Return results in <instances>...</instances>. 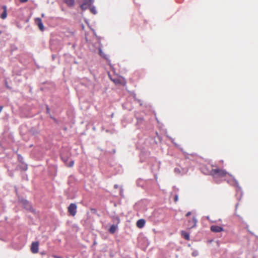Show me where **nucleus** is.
I'll return each mask as SVG.
<instances>
[{
  "mask_svg": "<svg viewBox=\"0 0 258 258\" xmlns=\"http://www.w3.org/2000/svg\"><path fill=\"white\" fill-rule=\"evenodd\" d=\"M135 117L137 120L136 125L139 129H143L145 128L147 125V122L143 116H140L139 113H136Z\"/></svg>",
  "mask_w": 258,
  "mask_h": 258,
  "instance_id": "1",
  "label": "nucleus"
},
{
  "mask_svg": "<svg viewBox=\"0 0 258 258\" xmlns=\"http://www.w3.org/2000/svg\"><path fill=\"white\" fill-rule=\"evenodd\" d=\"M19 202L22 204L23 208L26 210L31 212H34V210L33 209L31 203L26 199L22 198H19Z\"/></svg>",
  "mask_w": 258,
  "mask_h": 258,
  "instance_id": "2",
  "label": "nucleus"
},
{
  "mask_svg": "<svg viewBox=\"0 0 258 258\" xmlns=\"http://www.w3.org/2000/svg\"><path fill=\"white\" fill-rule=\"evenodd\" d=\"M227 174L225 170L220 169H213L210 171V175L214 177H224Z\"/></svg>",
  "mask_w": 258,
  "mask_h": 258,
  "instance_id": "3",
  "label": "nucleus"
},
{
  "mask_svg": "<svg viewBox=\"0 0 258 258\" xmlns=\"http://www.w3.org/2000/svg\"><path fill=\"white\" fill-rule=\"evenodd\" d=\"M233 180L234 182L235 186H236V196L237 197V200L240 201L243 195L242 189L239 186L238 181L234 177L233 178Z\"/></svg>",
  "mask_w": 258,
  "mask_h": 258,
  "instance_id": "4",
  "label": "nucleus"
},
{
  "mask_svg": "<svg viewBox=\"0 0 258 258\" xmlns=\"http://www.w3.org/2000/svg\"><path fill=\"white\" fill-rule=\"evenodd\" d=\"M94 2V0H83L80 8L83 11L89 9Z\"/></svg>",
  "mask_w": 258,
  "mask_h": 258,
  "instance_id": "5",
  "label": "nucleus"
},
{
  "mask_svg": "<svg viewBox=\"0 0 258 258\" xmlns=\"http://www.w3.org/2000/svg\"><path fill=\"white\" fill-rule=\"evenodd\" d=\"M77 209V205L75 203H71L68 207V212L71 216H74L76 214Z\"/></svg>",
  "mask_w": 258,
  "mask_h": 258,
  "instance_id": "6",
  "label": "nucleus"
},
{
  "mask_svg": "<svg viewBox=\"0 0 258 258\" xmlns=\"http://www.w3.org/2000/svg\"><path fill=\"white\" fill-rule=\"evenodd\" d=\"M7 17V7L4 5L0 9V18L2 19H5Z\"/></svg>",
  "mask_w": 258,
  "mask_h": 258,
  "instance_id": "7",
  "label": "nucleus"
},
{
  "mask_svg": "<svg viewBox=\"0 0 258 258\" xmlns=\"http://www.w3.org/2000/svg\"><path fill=\"white\" fill-rule=\"evenodd\" d=\"M31 250L32 253H36L39 250V242L35 241L33 242L31 246Z\"/></svg>",
  "mask_w": 258,
  "mask_h": 258,
  "instance_id": "8",
  "label": "nucleus"
},
{
  "mask_svg": "<svg viewBox=\"0 0 258 258\" xmlns=\"http://www.w3.org/2000/svg\"><path fill=\"white\" fill-rule=\"evenodd\" d=\"M210 230L213 232H220L224 231L223 227L216 225H212L210 227Z\"/></svg>",
  "mask_w": 258,
  "mask_h": 258,
  "instance_id": "9",
  "label": "nucleus"
},
{
  "mask_svg": "<svg viewBox=\"0 0 258 258\" xmlns=\"http://www.w3.org/2000/svg\"><path fill=\"white\" fill-rule=\"evenodd\" d=\"M35 21L40 30L43 31L44 29V26L42 22L41 19L40 18H36L35 20Z\"/></svg>",
  "mask_w": 258,
  "mask_h": 258,
  "instance_id": "10",
  "label": "nucleus"
},
{
  "mask_svg": "<svg viewBox=\"0 0 258 258\" xmlns=\"http://www.w3.org/2000/svg\"><path fill=\"white\" fill-rule=\"evenodd\" d=\"M146 223V221L144 219H140L137 222V226L139 228H142L144 227Z\"/></svg>",
  "mask_w": 258,
  "mask_h": 258,
  "instance_id": "11",
  "label": "nucleus"
},
{
  "mask_svg": "<svg viewBox=\"0 0 258 258\" xmlns=\"http://www.w3.org/2000/svg\"><path fill=\"white\" fill-rule=\"evenodd\" d=\"M118 228V225H116V224H112L109 228V230H108V231L111 233V234H114L116 229H117Z\"/></svg>",
  "mask_w": 258,
  "mask_h": 258,
  "instance_id": "12",
  "label": "nucleus"
},
{
  "mask_svg": "<svg viewBox=\"0 0 258 258\" xmlns=\"http://www.w3.org/2000/svg\"><path fill=\"white\" fill-rule=\"evenodd\" d=\"M98 50H99V54L100 56L101 57H103V58H104L105 59H106V60H108V56L107 55H106L105 54H104V53L103 52L101 47H99Z\"/></svg>",
  "mask_w": 258,
  "mask_h": 258,
  "instance_id": "13",
  "label": "nucleus"
},
{
  "mask_svg": "<svg viewBox=\"0 0 258 258\" xmlns=\"http://www.w3.org/2000/svg\"><path fill=\"white\" fill-rule=\"evenodd\" d=\"M63 2L69 7L74 6L75 0H63Z\"/></svg>",
  "mask_w": 258,
  "mask_h": 258,
  "instance_id": "14",
  "label": "nucleus"
},
{
  "mask_svg": "<svg viewBox=\"0 0 258 258\" xmlns=\"http://www.w3.org/2000/svg\"><path fill=\"white\" fill-rule=\"evenodd\" d=\"M145 182V181L141 178L138 179L136 181L137 186H138L139 187H144Z\"/></svg>",
  "mask_w": 258,
  "mask_h": 258,
  "instance_id": "15",
  "label": "nucleus"
},
{
  "mask_svg": "<svg viewBox=\"0 0 258 258\" xmlns=\"http://www.w3.org/2000/svg\"><path fill=\"white\" fill-rule=\"evenodd\" d=\"M181 235L184 238L187 240H189L190 239L189 233L185 231H181Z\"/></svg>",
  "mask_w": 258,
  "mask_h": 258,
  "instance_id": "16",
  "label": "nucleus"
},
{
  "mask_svg": "<svg viewBox=\"0 0 258 258\" xmlns=\"http://www.w3.org/2000/svg\"><path fill=\"white\" fill-rule=\"evenodd\" d=\"M112 221L113 224H116V225H118L120 222V218L117 216H114L112 217Z\"/></svg>",
  "mask_w": 258,
  "mask_h": 258,
  "instance_id": "17",
  "label": "nucleus"
},
{
  "mask_svg": "<svg viewBox=\"0 0 258 258\" xmlns=\"http://www.w3.org/2000/svg\"><path fill=\"white\" fill-rule=\"evenodd\" d=\"M19 168L21 170L26 171L28 169V165L26 163L24 162L21 163V165L19 166Z\"/></svg>",
  "mask_w": 258,
  "mask_h": 258,
  "instance_id": "18",
  "label": "nucleus"
},
{
  "mask_svg": "<svg viewBox=\"0 0 258 258\" xmlns=\"http://www.w3.org/2000/svg\"><path fill=\"white\" fill-rule=\"evenodd\" d=\"M89 10L91 13L94 15H96L97 13L96 7L93 5L91 6Z\"/></svg>",
  "mask_w": 258,
  "mask_h": 258,
  "instance_id": "19",
  "label": "nucleus"
},
{
  "mask_svg": "<svg viewBox=\"0 0 258 258\" xmlns=\"http://www.w3.org/2000/svg\"><path fill=\"white\" fill-rule=\"evenodd\" d=\"M13 73L14 75H16L17 76H21V74H22V70H19L17 71L15 70H14L13 71Z\"/></svg>",
  "mask_w": 258,
  "mask_h": 258,
  "instance_id": "20",
  "label": "nucleus"
},
{
  "mask_svg": "<svg viewBox=\"0 0 258 258\" xmlns=\"http://www.w3.org/2000/svg\"><path fill=\"white\" fill-rule=\"evenodd\" d=\"M18 160L21 163H22L24 162L23 157L20 154H18Z\"/></svg>",
  "mask_w": 258,
  "mask_h": 258,
  "instance_id": "21",
  "label": "nucleus"
},
{
  "mask_svg": "<svg viewBox=\"0 0 258 258\" xmlns=\"http://www.w3.org/2000/svg\"><path fill=\"white\" fill-rule=\"evenodd\" d=\"M45 107H46V114H47L48 115L50 114V109H49V106L47 104H45Z\"/></svg>",
  "mask_w": 258,
  "mask_h": 258,
  "instance_id": "22",
  "label": "nucleus"
},
{
  "mask_svg": "<svg viewBox=\"0 0 258 258\" xmlns=\"http://www.w3.org/2000/svg\"><path fill=\"white\" fill-rule=\"evenodd\" d=\"M202 171L205 174H208L209 173L210 174V171H209L208 170H207L206 167L203 168V171Z\"/></svg>",
  "mask_w": 258,
  "mask_h": 258,
  "instance_id": "23",
  "label": "nucleus"
},
{
  "mask_svg": "<svg viewBox=\"0 0 258 258\" xmlns=\"http://www.w3.org/2000/svg\"><path fill=\"white\" fill-rule=\"evenodd\" d=\"M30 132L33 134H37L39 133V132L37 130H35L34 127H32L31 130H30Z\"/></svg>",
  "mask_w": 258,
  "mask_h": 258,
  "instance_id": "24",
  "label": "nucleus"
},
{
  "mask_svg": "<svg viewBox=\"0 0 258 258\" xmlns=\"http://www.w3.org/2000/svg\"><path fill=\"white\" fill-rule=\"evenodd\" d=\"M74 164V161L73 160H71L69 162V164L68 165V167H73Z\"/></svg>",
  "mask_w": 258,
  "mask_h": 258,
  "instance_id": "25",
  "label": "nucleus"
},
{
  "mask_svg": "<svg viewBox=\"0 0 258 258\" xmlns=\"http://www.w3.org/2000/svg\"><path fill=\"white\" fill-rule=\"evenodd\" d=\"M174 171V172L177 174H179L181 172L180 169L178 168H175Z\"/></svg>",
  "mask_w": 258,
  "mask_h": 258,
  "instance_id": "26",
  "label": "nucleus"
},
{
  "mask_svg": "<svg viewBox=\"0 0 258 258\" xmlns=\"http://www.w3.org/2000/svg\"><path fill=\"white\" fill-rule=\"evenodd\" d=\"M18 49V48L15 45H12L11 46V50L12 51H15V50H16Z\"/></svg>",
  "mask_w": 258,
  "mask_h": 258,
  "instance_id": "27",
  "label": "nucleus"
},
{
  "mask_svg": "<svg viewBox=\"0 0 258 258\" xmlns=\"http://www.w3.org/2000/svg\"><path fill=\"white\" fill-rule=\"evenodd\" d=\"M199 254V252L198 251H194V252H192V255L193 256H197Z\"/></svg>",
  "mask_w": 258,
  "mask_h": 258,
  "instance_id": "28",
  "label": "nucleus"
},
{
  "mask_svg": "<svg viewBox=\"0 0 258 258\" xmlns=\"http://www.w3.org/2000/svg\"><path fill=\"white\" fill-rule=\"evenodd\" d=\"M178 200V196L177 194H176L174 196V201L176 202Z\"/></svg>",
  "mask_w": 258,
  "mask_h": 258,
  "instance_id": "29",
  "label": "nucleus"
},
{
  "mask_svg": "<svg viewBox=\"0 0 258 258\" xmlns=\"http://www.w3.org/2000/svg\"><path fill=\"white\" fill-rule=\"evenodd\" d=\"M61 158L62 160L64 162H65V163H66V162L68 161V158H67L63 157L61 156Z\"/></svg>",
  "mask_w": 258,
  "mask_h": 258,
  "instance_id": "30",
  "label": "nucleus"
},
{
  "mask_svg": "<svg viewBox=\"0 0 258 258\" xmlns=\"http://www.w3.org/2000/svg\"><path fill=\"white\" fill-rule=\"evenodd\" d=\"M115 152H116L115 149H113L111 151H108V153L110 154H115Z\"/></svg>",
  "mask_w": 258,
  "mask_h": 258,
  "instance_id": "31",
  "label": "nucleus"
},
{
  "mask_svg": "<svg viewBox=\"0 0 258 258\" xmlns=\"http://www.w3.org/2000/svg\"><path fill=\"white\" fill-rule=\"evenodd\" d=\"M89 86L91 88H94L95 86V84L92 83V82H89Z\"/></svg>",
  "mask_w": 258,
  "mask_h": 258,
  "instance_id": "32",
  "label": "nucleus"
},
{
  "mask_svg": "<svg viewBox=\"0 0 258 258\" xmlns=\"http://www.w3.org/2000/svg\"><path fill=\"white\" fill-rule=\"evenodd\" d=\"M192 220H193V222H194V224H195V225H196L198 221L197 220V219L196 218V217H194L193 218H192Z\"/></svg>",
  "mask_w": 258,
  "mask_h": 258,
  "instance_id": "33",
  "label": "nucleus"
},
{
  "mask_svg": "<svg viewBox=\"0 0 258 258\" xmlns=\"http://www.w3.org/2000/svg\"><path fill=\"white\" fill-rule=\"evenodd\" d=\"M169 139L171 140V142L174 144L175 146H177V144L174 142V140L171 138V137H169Z\"/></svg>",
  "mask_w": 258,
  "mask_h": 258,
  "instance_id": "34",
  "label": "nucleus"
},
{
  "mask_svg": "<svg viewBox=\"0 0 258 258\" xmlns=\"http://www.w3.org/2000/svg\"><path fill=\"white\" fill-rule=\"evenodd\" d=\"M51 57H52V60H54L55 59V58L57 57V55L56 54H52L51 55Z\"/></svg>",
  "mask_w": 258,
  "mask_h": 258,
  "instance_id": "35",
  "label": "nucleus"
},
{
  "mask_svg": "<svg viewBox=\"0 0 258 258\" xmlns=\"http://www.w3.org/2000/svg\"><path fill=\"white\" fill-rule=\"evenodd\" d=\"M53 256L54 258H63L62 256H58L56 255H54Z\"/></svg>",
  "mask_w": 258,
  "mask_h": 258,
  "instance_id": "36",
  "label": "nucleus"
},
{
  "mask_svg": "<svg viewBox=\"0 0 258 258\" xmlns=\"http://www.w3.org/2000/svg\"><path fill=\"white\" fill-rule=\"evenodd\" d=\"M191 215V212H188L186 214V217H188L189 216H190Z\"/></svg>",
  "mask_w": 258,
  "mask_h": 258,
  "instance_id": "37",
  "label": "nucleus"
},
{
  "mask_svg": "<svg viewBox=\"0 0 258 258\" xmlns=\"http://www.w3.org/2000/svg\"><path fill=\"white\" fill-rule=\"evenodd\" d=\"M94 35L96 37V38H97L98 40H99V39H100V38L99 37H98V36H97L96 35V32H95L94 31Z\"/></svg>",
  "mask_w": 258,
  "mask_h": 258,
  "instance_id": "38",
  "label": "nucleus"
},
{
  "mask_svg": "<svg viewBox=\"0 0 258 258\" xmlns=\"http://www.w3.org/2000/svg\"><path fill=\"white\" fill-rule=\"evenodd\" d=\"M19 1H20V2L21 3H26V2H27L28 0H19Z\"/></svg>",
  "mask_w": 258,
  "mask_h": 258,
  "instance_id": "39",
  "label": "nucleus"
},
{
  "mask_svg": "<svg viewBox=\"0 0 258 258\" xmlns=\"http://www.w3.org/2000/svg\"><path fill=\"white\" fill-rule=\"evenodd\" d=\"M54 121L56 123H58V120L55 118H54Z\"/></svg>",
  "mask_w": 258,
  "mask_h": 258,
  "instance_id": "40",
  "label": "nucleus"
},
{
  "mask_svg": "<svg viewBox=\"0 0 258 258\" xmlns=\"http://www.w3.org/2000/svg\"><path fill=\"white\" fill-rule=\"evenodd\" d=\"M9 175L11 176V177H13L14 175V174L12 172H10L9 173Z\"/></svg>",
  "mask_w": 258,
  "mask_h": 258,
  "instance_id": "41",
  "label": "nucleus"
},
{
  "mask_svg": "<svg viewBox=\"0 0 258 258\" xmlns=\"http://www.w3.org/2000/svg\"><path fill=\"white\" fill-rule=\"evenodd\" d=\"M49 117H50L51 119H52L53 120H54V118H55L54 117H53V116H52V115H51V114H49Z\"/></svg>",
  "mask_w": 258,
  "mask_h": 258,
  "instance_id": "42",
  "label": "nucleus"
},
{
  "mask_svg": "<svg viewBox=\"0 0 258 258\" xmlns=\"http://www.w3.org/2000/svg\"><path fill=\"white\" fill-rule=\"evenodd\" d=\"M5 85H6V87L8 88H10V87H9L8 85V83L6 81V83H5Z\"/></svg>",
  "mask_w": 258,
  "mask_h": 258,
  "instance_id": "43",
  "label": "nucleus"
},
{
  "mask_svg": "<svg viewBox=\"0 0 258 258\" xmlns=\"http://www.w3.org/2000/svg\"><path fill=\"white\" fill-rule=\"evenodd\" d=\"M63 130L64 131H67V130H68V128H67V127H66V126H64V127H63Z\"/></svg>",
  "mask_w": 258,
  "mask_h": 258,
  "instance_id": "44",
  "label": "nucleus"
},
{
  "mask_svg": "<svg viewBox=\"0 0 258 258\" xmlns=\"http://www.w3.org/2000/svg\"><path fill=\"white\" fill-rule=\"evenodd\" d=\"M114 188H118V185H117V184H115V185H114Z\"/></svg>",
  "mask_w": 258,
  "mask_h": 258,
  "instance_id": "45",
  "label": "nucleus"
},
{
  "mask_svg": "<svg viewBox=\"0 0 258 258\" xmlns=\"http://www.w3.org/2000/svg\"><path fill=\"white\" fill-rule=\"evenodd\" d=\"M3 107L0 105V112L2 111Z\"/></svg>",
  "mask_w": 258,
  "mask_h": 258,
  "instance_id": "46",
  "label": "nucleus"
},
{
  "mask_svg": "<svg viewBox=\"0 0 258 258\" xmlns=\"http://www.w3.org/2000/svg\"><path fill=\"white\" fill-rule=\"evenodd\" d=\"M238 203H237V204H236V205H235V210H236V209H237V207H238Z\"/></svg>",
  "mask_w": 258,
  "mask_h": 258,
  "instance_id": "47",
  "label": "nucleus"
},
{
  "mask_svg": "<svg viewBox=\"0 0 258 258\" xmlns=\"http://www.w3.org/2000/svg\"><path fill=\"white\" fill-rule=\"evenodd\" d=\"M155 179L157 180V175H155Z\"/></svg>",
  "mask_w": 258,
  "mask_h": 258,
  "instance_id": "48",
  "label": "nucleus"
},
{
  "mask_svg": "<svg viewBox=\"0 0 258 258\" xmlns=\"http://www.w3.org/2000/svg\"><path fill=\"white\" fill-rule=\"evenodd\" d=\"M2 31L0 30V34H2Z\"/></svg>",
  "mask_w": 258,
  "mask_h": 258,
  "instance_id": "49",
  "label": "nucleus"
},
{
  "mask_svg": "<svg viewBox=\"0 0 258 258\" xmlns=\"http://www.w3.org/2000/svg\"><path fill=\"white\" fill-rule=\"evenodd\" d=\"M96 244V242L95 241V242H94V244Z\"/></svg>",
  "mask_w": 258,
  "mask_h": 258,
  "instance_id": "50",
  "label": "nucleus"
},
{
  "mask_svg": "<svg viewBox=\"0 0 258 258\" xmlns=\"http://www.w3.org/2000/svg\"><path fill=\"white\" fill-rule=\"evenodd\" d=\"M238 258H240V257H238Z\"/></svg>",
  "mask_w": 258,
  "mask_h": 258,
  "instance_id": "51",
  "label": "nucleus"
}]
</instances>
